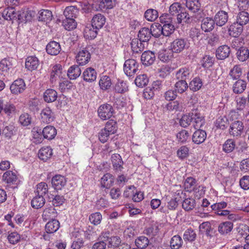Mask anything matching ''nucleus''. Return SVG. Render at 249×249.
<instances>
[{
    "instance_id": "nucleus-1",
    "label": "nucleus",
    "mask_w": 249,
    "mask_h": 249,
    "mask_svg": "<svg viewBox=\"0 0 249 249\" xmlns=\"http://www.w3.org/2000/svg\"><path fill=\"white\" fill-rule=\"evenodd\" d=\"M190 46V43L186 38H178L171 42L170 49L172 53H179L187 50Z\"/></svg>"
},
{
    "instance_id": "nucleus-2",
    "label": "nucleus",
    "mask_w": 249,
    "mask_h": 249,
    "mask_svg": "<svg viewBox=\"0 0 249 249\" xmlns=\"http://www.w3.org/2000/svg\"><path fill=\"white\" fill-rule=\"evenodd\" d=\"M139 63L133 59L126 60L124 65V71L126 75L131 77L139 71Z\"/></svg>"
},
{
    "instance_id": "nucleus-3",
    "label": "nucleus",
    "mask_w": 249,
    "mask_h": 249,
    "mask_svg": "<svg viewBox=\"0 0 249 249\" xmlns=\"http://www.w3.org/2000/svg\"><path fill=\"white\" fill-rule=\"evenodd\" d=\"M113 108L110 104H105L101 105L98 109L99 117L103 120L111 118L113 114Z\"/></svg>"
},
{
    "instance_id": "nucleus-4",
    "label": "nucleus",
    "mask_w": 249,
    "mask_h": 249,
    "mask_svg": "<svg viewBox=\"0 0 249 249\" xmlns=\"http://www.w3.org/2000/svg\"><path fill=\"white\" fill-rule=\"evenodd\" d=\"M114 5L113 0H100L94 1L92 4V9L94 11H104L107 9H112Z\"/></svg>"
},
{
    "instance_id": "nucleus-5",
    "label": "nucleus",
    "mask_w": 249,
    "mask_h": 249,
    "mask_svg": "<svg viewBox=\"0 0 249 249\" xmlns=\"http://www.w3.org/2000/svg\"><path fill=\"white\" fill-rule=\"evenodd\" d=\"M244 125L240 121H234L230 126L229 132L230 134L234 137H240L243 132Z\"/></svg>"
},
{
    "instance_id": "nucleus-6",
    "label": "nucleus",
    "mask_w": 249,
    "mask_h": 249,
    "mask_svg": "<svg viewBox=\"0 0 249 249\" xmlns=\"http://www.w3.org/2000/svg\"><path fill=\"white\" fill-rule=\"evenodd\" d=\"M227 206V203L223 201L212 205L210 208V209L208 208L207 210L208 211H214L215 213L220 216H226L229 214L230 212L228 210H223L222 209L225 208Z\"/></svg>"
},
{
    "instance_id": "nucleus-7",
    "label": "nucleus",
    "mask_w": 249,
    "mask_h": 249,
    "mask_svg": "<svg viewBox=\"0 0 249 249\" xmlns=\"http://www.w3.org/2000/svg\"><path fill=\"white\" fill-rule=\"evenodd\" d=\"M90 59V54L87 48L79 51L76 56V62L79 65L87 64Z\"/></svg>"
},
{
    "instance_id": "nucleus-8",
    "label": "nucleus",
    "mask_w": 249,
    "mask_h": 249,
    "mask_svg": "<svg viewBox=\"0 0 249 249\" xmlns=\"http://www.w3.org/2000/svg\"><path fill=\"white\" fill-rule=\"evenodd\" d=\"M26 89V85L22 79H18L15 80L10 86V90L14 94H18L22 93Z\"/></svg>"
},
{
    "instance_id": "nucleus-9",
    "label": "nucleus",
    "mask_w": 249,
    "mask_h": 249,
    "mask_svg": "<svg viewBox=\"0 0 249 249\" xmlns=\"http://www.w3.org/2000/svg\"><path fill=\"white\" fill-rule=\"evenodd\" d=\"M192 123L195 129L200 128L205 124L204 116L196 110L191 113Z\"/></svg>"
},
{
    "instance_id": "nucleus-10",
    "label": "nucleus",
    "mask_w": 249,
    "mask_h": 249,
    "mask_svg": "<svg viewBox=\"0 0 249 249\" xmlns=\"http://www.w3.org/2000/svg\"><path fill=\"white\" fill-rule=\"evenodd\" d=\"M41 121L44 123L50 124L54 121L55 115L52 109L46 107L43 109L40 113Z\"/></svg>"
},
{
    "instance_id": "nucleus-11",
    "label": "nucleus",
    "mask_w": 249,
    "mask_h": 249,
    "mask_svg": "<svg viewBox=\"0 0 249 249\" xmlns=\"http://www.w3.org/2000/svg\"><path fill=\"white\" fill-rule=\"evenodd\" d=\"M2 112L7 116L12 117L16 113V107L11 103L3 104L2 101L0 100V113Z\"/></svg>"
},
{
    "instance_id": "nucleus-12",
    "label": "nucleus",
    "mask_w": 249,
    "mask_h": 249,
    "mask_svg": "<svg viewBox=\"0 0 249 249\" xmlns=\"http://www.w3.org/2000/svg\"><path fill=\"white\" fill-rule=\"evenodd\" d=\"M67 180L65 178L61 175H57L52 179V184L55 190H60L66 184Z\"/></svg>"
},
{
    "instance_id": "nucleus-13",
    "label": "nucleus",
    "mask_w": 249,
    "mask_h": 249,
    "mask_svg": "<svg viewBox=\"0 0 249 249\" xmlns=\"http://www.w3.org/2000/svg\"><path fill=\"white\" fill-rule=\"evenodd\" d=\"M42 133L44 139L49 140L53 139L55 137L57 133L56 129L52 125L46 126L43 128L42 131L39 129V131H37V133Z\"/></svg>"
},
{
    "instance_id": "nucleus-14",
    "label": "nucleus",
    "mask_w": 249,
    "mask_h": 249,
    "mask_svg": "<svg viewBox=\"0 0 249 249\" xmlns=\"http://www.w3.org/2000/svg\"><path fill=\"white\" fill-rule=\"evenodd\" d=\"M231 53L230 48L226 45L219 46L216 51V56L218 59L224 60L228 57Z\"/></svg>"
},
{
    "instance_id": "nucleus-15",
    "label": "nucleus",
    "mask_w": 249,
    "mask_h": 249,
    "mask_svg": "<svg viewBox=\"0 0 249 249\" xmlns=\"http://www.w3.org/2000/svg\"><path fill=\"white\" fill-rule=\"evenodd\" d=\"M155 58V54L153 52L145 51L141 55V61L143 65L149 66L154 62Z\"/></svg>"
},
{
    "instance_id": "nucleus-16",
    "label": "nucleus",
    "mask_w": 249,
    "mask_h": 249,
    "mask_svg": "<svg viewBox=\"0 0 249 249\" xmlns=\"http://www.w3.org/2000/svg\"><path fill=\"white\" fill-rule=\"evenodd\" d=\"M228 13L225 11L221 10L217 12L214 17V21L219 26L225 25L228 20Z\"/></svg>"
},
{
    "instance_id": "nucleus-17",
    "label": "nucleus",
    "mask_w": 249,
    "mask_h": 249,
    "mask_svg": "<svg viewBox=\"0 0 249 249\" xmlns=\"http://www.w3.org/2000/svg\"><path fill=\"white\" fill-rule=\"evenodd\" d=\"M206 137L207 134L205 131L198 128L192 136V141L195 143L199 144L205 141Z\"/></svg>"
},
{
    "instance_id": "nucleus-18",
    "label": "nucleus",
    "mask_w": 249,
    "mask_h": 249,
    "mask_svg": "<svg viewBox=\"0 0 249 249\" xmlns=\"http://www.w3.org/2000/svg\"><path fill=\"white\" fill-rule=\"evenodd\" d=\"M243 30V26L236 21L230 25L228 29V32L230 36L237 37L241 35Z\"/></svg>"
},
{
    "instance_id": "nucleus-19",
    "label": "nucleus",
    "mask_w": 249,
    "mask_h": 249,
    "mask_svg": "<svg viewBox=\"0 0 249 249\" xmlns=\"http://www.w3.org/2000/svg\"><path fill=\"white\" fill-rule=\"evenodd\" d=\"M57 216V212L53 207L45 208L42 214V218L44 221L56 220L55 218Z\"/></svg>"
},
{
    "instance_id": "nucleus-20",
    "label": "nucleus",
    "mask_w": 249,
    "mask_h": 249,
    "mask_svg": "<svg viewBox=\"0 0 249 249\" xmlns=\"http://www.w3.org/2000/svg\"><path fill=\"white\" fill-rule=\"evenodd\" d=\"M106 18L101 14L95 15L91 20V25L95 27V29L102 28L106 23Z\"/></svg>"
},
{
    "instance_id": "nucleus-21",
    "label": "nucleus",
    "mask_w": 249,
    "mask_h": 249,
    "mask_svg": "<svg viewBox=\"0 0 249 249\" xmlns=\"http://www.w3.org/2000/svg\"><path fill=\"white\" fill-rule=\"evenodd\" d=\"M82 76L84 81L92 82L96 79L97 73L93 68L89 67L84 71Z\"/></svg>"
},
{
    "instance_id": "nucleus-22",
    "label": "nucleus",
    "mask_w": 249,
    "mask_h": 249,
    "mask_svg": "<svg viewBox=\"0 0 249 249\" xmlns=\"http://www.w3.org/2000/svg\"><path fill=\"white\" fill-rule=\"evenodd\" d=\"M61 51L60 45L59 43L52 41H51L46 46V52L49 54L56 55Z\"/></svg>"
},
{
    "instance_id": "nucleus-23",
    "label": "nucleus",
    "mask_w": 249,
    "mask_h": 249,
    "mask_svg": "<svg viewBox=\"0 0 249 249\" xmlns=\"http://www.w3.org/2000/svg\"><path fill=\"white\" fill-rule=\"evenodd\" d=\"M111 160L113 169L116 171H121L123 169L124 162L121 156L118 154H114L111 156Z\"/></svg>"
},
{
    "instance_id": "nucleus-24",
    "label": "nucleus",
    "mask_w": 249,
    "mask_h": 249,
    "mask_svg": "<svg viewBox=\"0 0 249 249\" xmlns=\"http://www.w3.org/2000/svg\"><path fill=\"white\" fill-rule=\"evenodd\" d=\"M191 74V71L189 68L183 67L177 71L176 77L180 80H186L189 79Z\"/></svg>"
},
{
    "instance_id": "nucleus-25",
    "label": "nucleus",
    "mask_w": 249,
    "mask_h": 249,
    "mask_svg": "<svg viewBox=\"0 0 249 249\" xmlns=\"http://www.w3.org/2000/svg\"><path fill=\"white\" fill-rule=\"evenodd\" d=\"M39 65V60L38 58L34 56H28L25 62V67L29 71L36 70Z\"/></svg>"
},
{
    "instance_id": "nucleus-26",
    "label": "nucleus",
    "mask_w": 249,
    "mask_h": 249,
    "mask_svg": "<svg viewBox=\"0 0 249 249\" xmlns=\"http://www.w3.org/2000/svg\"><path fill=\"white\" fill-rule=\"evenodd\" d=\"M215 24L216 23L214 19L210 18H206L202 20L201 27L205 32H210L213 29Z\"/></svg>"
},
{
    "instance_id": "nucleus-27",
    "label": "nucleus",
    "mask_w": 249,
    "mask_h": 249,
    "mask_svg": "<svg viewBox=\"0 0 249 249\" xmlns=\"http://www.w3.org/2000/svg\"><path fill=\"white\" fill-rule=\"evenodd\" d=\"M114 182V178L110 173L105 174L101 178V185L103 188H109L113 185Z\"/></svg>"
},
{
    "instance_id": "nucleus-28",
    "label": "nucleus",
    "mask_w": 249,
    "mask_h": 249,
    "mask_svg": "<svg viewBox=\"0 0 249 249\" xmlns=\"http://www.w3.org/2000/svg\"><path fill=\"white\" fill-rule=\"evenodd\" d=\"M57 98V92L53 89H48L43 94V98L47 103L54 102Z\"/></svg>"
},
{
    "instance_id": "nucleus-29",
    "label": "nucleus",
    "mask_w": 249,
    "mask_h": 249,
    "mask_svg": "<svg viewBox=\"0 0 249 249\" xmlns=\"http://www.w3.org/2000/svg\"><path fill=\"white\" fill-rule=\"evenodd\" d=\"M247 83L245 81L241 79H237V80L233 84V92L236 94L242 93L245 91Z\"/></svg>"
},
{
    "instance_id": "nucleus-30",
    "label": "nucleus",
    "mask_w": 249,
    "mask_h": 249,
    "mask_svg": "<svg viewBox=\"0 0 249 249\" xmlns=\"http://www.w3.org/2000/svg\"><path fill=\"white\" fill-rule=\"evenodd\" d=\"M60 227V223L57 220H50L45 225V231L48 233L56 232Z\"/></svg>"
},
{
    "instance_id": "nucleus-31",
    "label": "nucleus",
    "mask_w": 249,
    "mask_h": 249,
    "mask_svg": "<svg viewBox=\"0 0 249 249\" xmlns=\"http://www.w3.org/2000/svg\"><path fill=\"white\" fill-rule=\"evenodd\" d=\"M81 74V70L78 65H74L68 69L67 75L71 80H75Z\"/></svg>"
},
{
    "instance_id": "nucleus-32",
    "label": "nucleus",
    "mask_w": 249,
    "mask_h": 249,
    "mask_svg": "<svg viewBox=\"0 0 249 249\" xmlns=\"http://www.w3.org/2000/svg\"><path fill=\"white\" fill-rule=\"evenodd\" d=\"M138 38H134L131 42V47L133 53H139L144 49V44Z\"/></svg>"
},
{
    "instance_id": "nucleus-33",
    "label": "nucleus",
    "mask_w": 249,
    "mask_h": 249,
    "mask_svg": "<svg viewBox=\"0 0 249 249\" xmlns=\"http://www.w3.org/2000/svg\"><path fill=\"white\" fill-rule=\"evenodd\" d=\"M233 224L230 221L221 223L218 227V231L221 234H228L232 230Z\"/></svg>"
},
{
    "instance_id": "nucleus-34",
    "label": "nucleus",
    "mask_w": 249,
    "mask_h": 249,
    "mask_svg": "<svg viewBox=\"0 0 249 249\" xmlns=\"http://www.w3.org/2000/svg\"><path fill=\"white\" fill-rule=\"evenodd\" d=\"M52 155L53 151L50 147L41 148L38 154V158L43 161H46L52 157Z\"/></svg>"
},
{
    "instance_id": "nucleus-35",
    "label": "nucleus",
    "mask_w": 249,
    "mask_h": 249,
    "mask_svg": "<svg viewBox=\"0 0 249 249\" xmlns=\"http://www.w3.org/2000/svg\"><path fill=\"white\" fill-rule=\"evenodd\" d=\"M17 15V13L13 7L5 9L2 13V17L7 20H16Z\"/></svg>"
},
{
    "instance_id": "nucleus-36",
    "label": "nucleus",
    "mask_w": 249,
    "mask_h": 249,
    "mask_svg": "<svg viewBox=\"0 0 249 249\" xmlns=\"http://www.w3.org/2000/svg\"><path fill=\"white\" fill-rule=\"evenodd\" d=\"M151 32L148 28L144 27L142 28L139 32L138 36L140 41L146 42L151 38Z\"/></svg>"
},
{
    "instance_id": "nucleus-37",
    "label": "nucleus",
    "mask_w": 249,
    "mask_h": 249,
    "mask_svg": "<svg viewBox=\"0 0 249 249\" xmlns=\"http://www.w3.org/2000/svg\"><path fill=\"white\" fill-rule=\"evenodd\" d=\"M17 179L16 173L11 171L5 172L2 176V180L7 184H14Z\"/></svg>"
},
{
    "instance_id": "nucleus-38",
    "label": "nucleus",
    "mask_w": 249,
    "mask_h": 249,
    "mask_svg": "<svg viewBox=\"0 0 249 249\" xmlns=\"http://www.w3.org/2000/svg\"><path fill=\"white\" fill-rule=\"evenodd\" d=\"M99 29H95L92 25L86 27L84 30V36L86 38L92 39L97 36Z\"/></svg>"
},
{
    "instance_id": "nucleus-39",
    "label": "nucleus",
    "mask_w": 249,
    "mask_h": 249,
    "mask_svg": "<svg viewBox=\"0 0 249 249\" xmlns=\"http://www.w3.org/2000/svg\"><path fill=\"white\" fill-rule=\"evenodd\" d=\"M242 74V69L240 65H235L229 72V76L233 80L239 79Z\"/></svg>"
},
{
    "instance_id": "nucleus-40",
    "label": "nucleus",
    "mask_w": 249,
    "mask_h": 249,
    "mask_svg": "<svg viewBox=\"0 0 249 249\" xmlns=\"http://www.w3.org/2000/svg\"><path fill=\"white\" fill-rule=\"evenodd\" d=\"M100 88L103 90L109 89L112 85L110 78L107 75H103L101 77L99 82Z\"/></svg>"
},
{
    "instance_id": "nucleus-41",
    "label": "nucleus",
    "mask_w": 249,
    "mask_h": 249,
    "mask_svg": "<svg viewBox=\"0 0 249 249\" xmlns=\"http://www.w3.org/2000/svg\"><path fill=\"white\" fill-rule=\"evenodd\" d=\"M192 16H189L183 8L182 11L177 16V22L181 24L182 22L190 23L192 21Z\"/></svg>"
},
{
    "instance_id": "nucleus-42",
    "label": "nucleus",
    "mask_w": 249,
    "mask_h": 249,
    "mask_svg": "<svg viewBox=\"0 0 249 249\" xmlns=\"http://www.w3.org/2000/svg\"><path fill=\"white\" fill-rule=\"evenodd\" d=\"M45 203L44 196L37 195L31 201V206L35 209H39L42 207Z\"/></svg>"
},
{
    "instance_id": "nucleus-43",
    "label": "nucleus",
    "mask_w": 249,
    "mask_h": 249,
    "mask_svg": "<svg viewBox=\"0 0 249 249\" xmlns=\"http://www.w3.org/2000/svg\"><path fill=\"white\" fill-rule=\"evenodd\" d=\"M78 13V9L73 6L67 7L64 11V15L66 18H75Z\"/></svg>"
},
{
    "instance_id": "nucleus-44",
    "label": "nucleus",
    "mask_w": 249,
    "mask_h": 249,
    "mask_svg": "<svg viewBox=\"0 0 249 249\" xmlns=\"http://www.w3.org/2000/svg\"><path fill=\"white\" fill-rule=\"evenodd\" d=\"M53 15L49 10H42L39 12L38 19L39 21L49 22L52 19Z\"/></svg>"
},
{
    "instance_id": "nucleus-45",
    "label": "nucleus",
    "mask_w": 249,
    "mask_h": 249,
    "mask_svg": "<svg viewBox=\"0 0 249 249\" xmlns=\"http://www.w3.org/2000/svg\"><path fill=\"white\" fill-rule=\"evenodd\" d=\"M238 59L241 62H244L249 59V49L245 47H240L236 53Z\"/></svg>"
},
{
    "instance_id": "nucleus-46",
    "label": "nucleus",
    "mask_w": 249,
    "mask_h": 249,
    "mask_svg": "<svg viewBox=\"0 0 249 249\" xmlns=\"http://www.w3.org/2000/svg\"><path fill=\"white\" fill-rule=\"evenodd\" d=\"M236 22L244 26L249 22V14L246 11L239 12L236 17Z\"/></svg>"
},
{
    "instance_id": "nucleus-47",
    "label": "nucleus",
    "mask_w": 249,
    "mask_h": 249,
    "mask_svg": "<svg viewBox=\"0 0 249 249\" xmlns=\"http://www.w3.org/2000/svg\"><path fill=\"white\" fill-rule=\"evenodd\" d=\"M172 51L170 50H161L159 53V58L164 62L169 61L173 57Z\"/></svg>"
},
{
    "instance_id": "nucleus-48",
    "label": "nucleus",
    "mask_w": 249,
    "mask_h": 249,
    "mask_svg": "<svg viewBox=\"0 0 249 249\" xmlns=\"http://www.w3.org/2000/svg\"><path fill=\"white\" fill-rule=\"evenodd\" d=\"M176 137L178 142L184 143L190 139V134L188 131L182 129L177 133Z\"/></svg>"
},
{
    "instance_id": "nucleus-49",
    "label": "nucleus",
    "mask_w": 249,
    "mask_h": 249,
    "mask_svg": "<svg viewBox=\"0 0 249 249\" xmlns=\"http://www.w3.org/2000/svg\"><path fill=\"white\" fill-rule=\"evenodd\" d=\"M186 6L190 11L196 13L200 10V4L198 0H187Z\"/></svg>"
},
{
    "instance_id": "nucleus-50",
    "label": "nucleus",
    "mask_w": 249,
    "mask_h": 249,
    "mask_svg": "<svg viewBox=\"0 0 249 249\" xmlns=\"http://www.w3.org/2000/svg\"><path fill=\"white\" fill-rule=\"evenodd\" d=\"M135 243L138 249H143L148 246L149 240L147 237L144 236H141L136 239Z\"/></svg>"
},
{
    "instance_id": "nucleus-51",
    "label": "nucleus",
    "mask_w": 249,
    "mask_h": 249,
    "mask_svg": "<svg viewBox=\"0 0 249 249\" xmlns=\"http://www.w3.org/2000/svg\"><path fill=\"white\" fill-rule=\"evenodd\" d=\"M183 8L181 4L178 2H174L169 8V13L171 16H177L182 11Z\"/></svg>"
},
{
    "instance_id": "nucleus-52",
    "label": "nucleus",
    "mask_w": 249,
    "mask_h": 249,
    "mask_svg": "<svg viewBox=\"0 0 249 249\" xmlns=\"http://www.w3.org/2000/svg\"><path fill=\"white\" fill-rule=\"evenodd\" d=\"M170 244L171 249H179L182 245L183 240L180 236L176 235L172 237Z\"/></svg>"
},
{
    "instance_id": "nucleus-53",
    "label": "nucleus",
    "mask_w": 249,
    "mask_h": 249,
    "mask_svg": "<svg viewBox=\"0 0 249 249\" xmlns=\"http://www.w3.org/2000/svg\"><path fill=\"white\" fill-rule=\"evenodd\" d=\"M61 66L57 64L54 65L53 68L50 75V80L52 83L56 81L58 77H59L61 73Z\"/></svg>"
},
{
    "instance_id": "nucleus-54",
    "label": "nucleus",
    "mask_w": 249,
    "mask_h": 249,
    "mask_svg": "<svg viewBox=\"0 0 249 249\" xmlns=\"http://www.w3.org/2000/svg\"><path fill=\"white\" fill-rule=\"evenodd\" d=\"M166 107L169 111L175 112L181 111L182 108V103L177 100L172 101L167 104Z\"/></svg>"
},
{
    "instance_id": "nucleus-55",
    "label": "nucleus",
    "mask_w": 249,
    "mask_h": 249,
    "mask_svg": "<svg viewBox=\"0 0 249 249\" xmlns=\"http://www.w3.org/2000/svg\"><path fill=\"white\" fill-rule=\"evenodd\" d=\"M149 79L146 74H140L138 75L135 80V84L139 87L142 88L146 86L148 83Z\"/></svg>"
},
{
    "instance_id": "nucleus-56",
    "label": "nucleus",
    "mask_w": 249,
    "mask_h": 249,
    "mask_svg": "<svg viewBox=\"0 0 249 249\" xmlns=\"http://www.w3.org/2000/svg\"><path fill=\"white\" fill-rule=\"evenodd\" d=\"M158 17V12L154 9H147L144 13L145 18L149 21H155Z\"/></svg>"
},
{
    "instance_id": "nucleus-57",
    "label": "nucleus",
    "mask_w": 249,
    "mask_h": 249,
    "mask_svg": "<svg viewBox=\"0 0 249 249\" xmlns=\"http://www.w3.org/2000/svg\"><path fill=\"white\" fill-rule=\"evenodd\" d=\"M202 86L201 80L199 77H195L190 82L189 87L191 90L196 91L198 90Z\"/></svg>"
},
{
    "instance_id": "nucleus-58",
    "label": "nucleus",
    "mask_w": 249,
    "mask_h": 249,
    "mask_svg": "<svg viewBox=\"0 0 249 249\" xmlns=\"http://www.w3.org/2000/svg\"><path fill=\"white\" fill-rule=\"evenodd\" d=\"M196 206V201L193 198H188L185 199L182 202V206L184 210L186 211L192 210Z\"/></svg>"
},
{
    "instance_id": "nucleus-59",
    "label": "nucleus",
    "mask_w": 249,
    "mask_h": 249,
    "mask_svg": "<svg viewBox=\"0 0 249 249\" xmlns=\"http://www.w3.org/2000/svg\"><path fill=\"white\" fill-rule=\"evenodd\" d=\"M48 186L44 182H41L36 185V193L39 196H44L48 192Z\"/></svg>"
},
{
    "instance_id": "nucleus-60",
    "label": "nucleus",
    "mask_w": 249,
    "mask_h": 249,
    "mask_svg": "<svg viewBox=\"0 0 249 249\" xmlns=\"http://www.w3.org/2000/svg\"><path fill=\"white\" fill-rule=\"evenodd\" d=\"M104 129L111 135L115 133L117 129L116 122L113 120H109L106 123Z\"/></svg>"
},
{
    "instance_id": "nucleus-61",
    "label": "nucleus",
    "mask_w": 249,
    "mask_h": 249,
    "mask_svg": "<svg viewBox=\"0 0 249 249\" xmlns=\"http://www.w3.org/2000/svg\"><path fill=\"white\" fill-rule=\"evenodd\" d=\"M229 125V121L226 116L220 117L216 121L215 126L222 130L226 128Z\"/></svg>"
},
{
    "instance_id": "nucleus-62",
    "label": "nucleus",
    "mask_w": 249,
    "mask_h": 249,
    "mask_svg": "<svg viewBox=\"0 0 249 249\" xmlns=\"http://www.w3.org/2000/svg\"><path fill=\"white\" fill-rule=\"evenodd\" d=\"M89 218L91 224L96 226L99 225L101 223L102 219V216L100 213L96 212L91 213L89 216Z\"/></svg>"
},
{
    "instance_id": "nucleus-63",
    "label": "nucleus",
    "mask_w": 249,
    "mask_h": 249,
    "mask_svg": "<svg viewBox=\"0 0 249 249\" xmlns=\"http://www.w3.org/2000/svg\"><path fill=\"white\" fill-rule=\"evenodd\" d=\"M149 30L151 32V35L154 37H158L162 35V26L160 24H153Z\"/></svg>"
},
{
    "instance_id": "nucleus-64",
    "label": "nucleus",
    "mask_w": 249,
    "mask_h": 249,
    "mask_svg": "<svg viewBox=\"0 0 249 249\" xmlns=\"http://www.w3.org/2000/svg\"><path fill=\"white\" fill-rule=\"evenodd\" d=\"M235 147V142L231 139H228L223 145V150L226 153H230L234 149Z\"/></svg>"
}]
</instances>
